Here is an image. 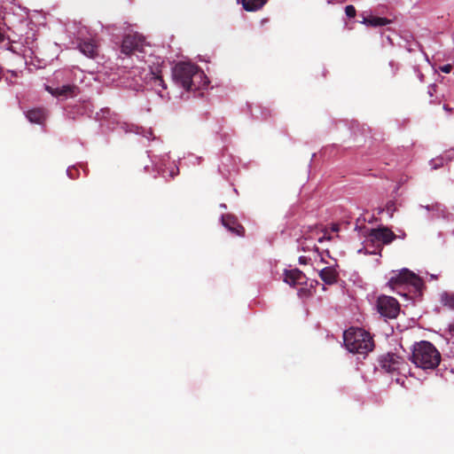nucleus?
I'll use <instances>...</instances> for the list:
<instances>
[{
	"mask_svg": "<svg viewBox=\"0 0 454 454\" xmlns=\"http://www.w3.org/2000/svg\"><path fill=\"white\" fill-rule=\"evenodd\" d=\"M174 82L187 91L197 90L200 86L196 84L197 80L206 78L204 73L199 67L191 63L179 62L172 70Z\"/></svg>",
	"mask_w": 454,
	"mask_h": 454,
	"instance_id": "1",
	"label": "nucleus"
},
{
	"mask_svg": "<svg viewBox=\"0 0 454 454\" xmlns=\"http://www.w3.org/2000/svg\"><path fill=\"white\" fill-rule=\"evenodd\" d=\"M343 340L345 347L351 353L366 355L374 348L371 333L362 328H348L343 333Z\"/></svg>",
	"mask_w": 454,
	"mask_h": 454,
	"instance_id": "2",
	"label": "nucleus"
},
{
	"mask_svg": "<svg viewBox=\"0 0 454 454\" xmlns=\"http://www.w3.org/2000/svg\"><path fill=\"white\" fill-rule=\"evenodd\" d=\"M411 362L423 370H433L439 365L441 355L431 342L422 340L413 346Z\"/></svg>",
	"mask_w": 454,
	"mask_h": 454,
	"instance_id": "3",
	"label": "nucleus"
},
{
	"mask_svg": "<svg viewBox=\"0 0 454 454\" xmlns=\"http://www.w3.org/2000/svg\"><path fill=\"white\" fill-rule=\"evenodd\" d=\"M389 286L401 294L399 289L405 286H411L416 291H420L424 286L423 280L412 271L403 269L399 273L392 276L388 280Z\"/></svg>",
	"mask_w": 454,
	"mask_h": 454,
	"instance_id": "4",
	"label": "nucleus"
},
{
	"mask_svg": "<svg viewBox=\"0 0 454 454\" xmlns=\"http://www.w3.org/2000/svg\"><path fill=\"white\" fill-rule=\"evenodd\" d=\"M366 241L372 246L382 248L385 245H389L397 236L387 226L370 229L365 234Z\"/></svg>",
	"mask_w": 454,
	"mask_h": 454,
	"instance_id": "5",
	"label": "nucleus"
},
{
	"mask_svg": "<svg viewBox=\"0 0 454 454\" xmlns=\"http://www.w3.org/2000/svg\"><path fill=\"white\" fill-rule=\"evenodd\" d=\"M380 363L382 369L389 373L396 372L405 375L410 371L408 364L401 356L393 353L381 356Z\"/></svg>",
	"mask_w": 454,
	"mask_h": 454,
	"instance_id": "6",
	"label": "nucleus"
},
{
	"mask_svg": "<svg viewBox=\"0 0 454 454\" xmlns=\"http://www.w3.org/2000/svg\"><path fill=\"white\" fill-rule=\"evenodd\" d=\"M145 46V36L138 33L128 34L122 40L121 51L127 56L134 55L137 52H143Z\"/></svg>",
	"mask_w": 454,
	"mask_h": 454,
	"instance_id": "7",
	"label": "nucleus"
},
{
	"mask_svg": "<svg viewBox=\"0 0 454 454\" xmlns=\"http://www.w3.org/2000/svg\"><path fill=\"white\" fill-rule=\"evenodd\" d=\"M377 309L383 317L395 318L399 314L400 305L395 298L383 295L378 298Z\"/></svg>",
	"mask_w": 454,
	"mask_h": 454,
	"instance_id": "8",
	"label": "nucleus"
},
{
	"mask_svg": "<svg viewBox=\"0 0 454 454\" xmlns=\"http://www.w3.org/2000/svg\"><path fill=\"white\" fill-rule=\"evenodd\" d=\"M45 90L53 97L65 100L73 98L80 94V88L75 84H65L60 87L53 88L46 85Z\"/></svg>",
	"mask_w": 454,
	"mask_h": 454,
	"instance_id": "9",
	"label": "nucleus"
},
{
	"mask_svg": "<svg viewBox=\"0 0 454 454\" xmlns=\"http://www.w3.org/2000/svg\"><path fill=\"white\" fill-rule=\"evenodd\" d=\"M77 48L90 59H95L98 55V44L94 38L78 39Z\"/></svg>",
	"mask_w": 454,
	"mask_h": 454,
	"instance_id": "10",
	"label": "nucleus"
},
{
	"mask_svg": "<svg viewBox=\"0 0 454 454\" xmlns=\"http://www.w3.org/2000/svg\"><path fill=\"white\" fill-rule=\"evenodd\" d=\"M222 223L231 233L238 236H244L245 228L239 223L236 216L231 214H226L222 216Z\"/></svg>",
	"mask_w": 454,
	"mask_h": 454,
	"instance_id": "11",
	"label": "nucleus"
},
{
	"mask_svg": "<svg viewBox=\"0 0 454 454\" xmlns=\"http://www.w3.org/2000/svg\"><path fill=\"white\" fill-rule=\"evenodd\" d=\"M284 275L285 282L290 286L303 285L307 282L305 274L298 269L286 270Z\"/></svg>",
	"mask_w": 454,
	"mask_h": 454,
	"instance_id": "12",
	"label": "nucleus"
},
{
	"mask_svg": "<svg viewBox=\"0 0 454 454\" xmlns=\"http://www.w3.org/2000/svg\"><path fill=\"white\" fill-rule=\"evenodd\" d=\"M148 75V82H150L154 87L155 90L160 91L167 88V85L164 80L162 79L161 69L160 66H157L155 68L151 67Z\"/></svg>",
	"mask_w": 454,
	"mask_h": 454,
	"instance_id": "13",
	"label": "nucleus"
},
{
	"mask_svg": "<svg viewBox=\"0 0 454 454\" xmlns=\"http://www.w3.org/2000/svg\"><path fill=\"white\" fill-rule=\"evenodd\" d=\"M319 277L326 285L337 282L339 274L333 267H325L319 271Z\"/></svg>",
	"mask_w": 454,
	"mask_h": 454,
	"instance_id": "14",
	"label": "nucleus"
},
{
	"mask_svg": "<svg viewBox=\"0 0 454 454\" xmlns=\"http://www.w3.org/2000/svg\"><path fill=\"white\" fill-rule=\"evenodd\" d=\"M26 116L30 122L42 124L46 119V112L43 108H33L27 112Z\"/></svg>",
	"mask_w": 454,
	"mask_h": 454,
	"instance_id": "15",
	"label": "nucleus"
},
{
	"mask_svg": "<svg viewBox=\"0 0 454 454\" xmlns=\"http://www.w3.org/2000/svg\"><path fill=\"white\" fill-rule=\"evenodd\" d=\"M267 0H242L243 8L248 12H254L261 9Z\"/></svg>",
	"mask_w": 454,
	"mask_h": 454,
	"instance_id": "16",
	"label": "nucleus"
},
{
	"mask_svg": "<svg viewBox=\"0 0 454 454\" xmlns=\"http://www.w3.org/2000/svg\"><path fill=\"white\" fill-rule=\"evenodd\" d=\"M159 173L164 177L168 176L169 179H174L179 174V168L175 163L169 164L168 167L165 168H159Z\"/></svg>",
	"mask_w": 454,
	"mask_h": 454,
	"instance_id": "17",
	"label": "nucleus"
},
{
	"mask_svg": "<svg viewBox=\"0 0 454 454\" xmlns=\"http://www.w3.org/2000/svg\"><path fill=\"white\" fill-rule=\"evenodd\" d=\"M390 22V20L381 17L372 16L364 19V23L372 27H382L389 24Z\"/></svg>",
	"mask_w": 454,
	"mask_h": 454,
	"instance_id": "18",
	"label": "nucleus"
},
{
	"mask_svg": "<svg viewBox=\"0 0 454 454\" xmlns=\"http://www.w3.org/2000/svg\"><path fill=\"white\" fill-rule=\"evenodd\" d=\"M442 302L444 305L454 309V294H444L442 295Z\"/></svg>",
	"mask_w": 454,
	"mask_h": 454,
	"instance_id": "19",
	"label": "nucleus"
},
{
	"mask_svg": "<svg viewBox=\"0 0 454 454\" xmlns=\"http://www.w3.org/2000/svg\"><path fill=\"white\" fill-rule=\"evenodd\" d=\"M345 13L350 19L355 18L356 14V8L353 5H347L345 7Z\"/></svg>",
	"mask_w": 454,
	"mask_h": 454,
	"instance_id": "20",
	"label": "nucleus"
},
{
	"mask_svg": "<svg viewBox=\"0 0 454 454\" xmlns=\"http://www.w3.org/2000/svg\"><path fill=\"white\" fill-rule=\"evenodd\" d=\"M439 69L445 74H450L452 70V66L450 64H447L440 67Z\"/></svg>",
	"mask_w": 454,
	"mask_h": 454,
	"instance_id": "21",
	"label": "nucleus"
},
{
	"mask_svg": "<svg viewBox=\"0 0 454 454\" xmlns=\"http://www.w3.org/2000/svg\"><path fill=\"white\" fill-rule=\"evenodd\" d=\"M437 86L435 84H431L428 87L427 93L430 97H433L434 93L436 92Z\"/></svg>",
	"mask_w": 454,
	"mask_h": 454,
	"instance_id": "22",
	"label": "nucleus"
},
{
	"mask_svg": "<svg viewBox=\"0 0 454 454\" xmlns=\"http://www.w3.org/2000/svg\"><path fill=\"white\" fill-rule=\"evenodd\" d=\"M394 203L392 201H389L387 204V210L391 212V215L393 214V212L395 211V207H394Z\"/></svg>",
	"mask_w": 454,
	"mask_h": 454,
	"instance_id": "23",
	"label": "nucleus"
},
{
	"mask_svg": "<svg viewBox=\"0 0 454 454\" xmlns=\"http://www.w3.org/2000/svg\"><path fill=\"white\" fill-rule=\"evenodd\" d=\"M415 71L417 72V75H418L419 82H424V78H425L424 74L419 69H415Z\"/></svg>",
	"mask_w": 454,
	"mask_h": 454,
	"instance_id": "24",
	"label": "nucleus"
},
{
	"mask_svg": "<svg viewBox=\"0 0 454 454\" xmlns=\"http://www.w3.org/2000/svg\"><path fill=\"white\" fill-rule=\"evenodd\" d=\"M299 262H300L301 264H306L307 262H308V259L305 256H300Z\"/></svg>",
	"mask_w": 454,
	"mask_h": 454,
	"instance_id": "25",
	"label": "nucleus"
},
{
	"mask_svg": "<svg viewBox=\"0 0 454 454\" xmlns=\"http://www.w3.org/2000/svg\"><path fill=\"white\" fill-rule=\"evenodd\" d=\"M77 170L76 169H68L67 170V174L69 175V176L71 178H74V172H76Z\"/></svg>",
	"mask_w": 454,
	"mask_h": 454,
	"instance_id": "26",
	"label": "nucleus"
},
{
	"mask_svg": "<svg viewBox=\"0 0 454 454\" xmlns=\"http://www.w3.org/2000/svg\"><path fill=\"white\" fill-rule=\"evenodd\" d=\"M443 109L447 112H451L452 111V108H450L448 105H444L443 106Z\"/></svg>",
	"mask_w": 454,
	"mask_h": 454,
	"instance_id": "27",
	"label": "nucleus"
},
{
	"mask_svg": "<svg viewBox=\"0 0 454 454\" xmlns=\"http://www.w3.org/2000/svg\"><path fill=\"white\" fill-rule=\"evenodd\" d=\"M323 239H324V238H320V239H318V241H319V242H322V241H323Z\"/></svg>",
	"mask_w": 454,
	"mask_h": 454,
	"instance_id": "28",
	"label": "nucleus"
}]
</instances>
